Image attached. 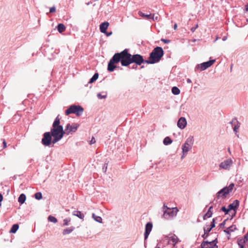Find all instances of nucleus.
I'll return each mask as SVG.
<instances>
[{"label": "nucleus", "instance_id": "obj_1", "mask_svg": "<svg viewBox=\"0 0 248 248\" xmlns=\"http://www.w3.org/2000/svg\"><path fill=\"white\" fill-rule=\"evenodd\" d=\"M121 62L123 66H127L132 63H135L137 65H140L144 62L143 56L140 54L131 55L128 53V50L125 49L120 53H115L110 60L108 65V70L109 72H112L116 68L115 64Z\"/></svg>", "mask_w": 248, "mask_h": 248}, {"label": "nucleus", "instance_id": "obj_2", "mask_svg": "<svg viewBox=\"0 0 248 248\" xmlns=\"http://www.w3.org/2000/svg\"><path fill=\"white\" fill-rule=\"evenodd\" d=\"M60 118L57 116L52 124V128L51 129L50 134L53 137L52 143H55L63 137L65 131L63 129L62 125H60Z\"/></svg>", "mask_w": 248, "mask_h": 248}, {"label": "nucleus", "instance_id": "obj_3", "mask_svg": "<svg viewBox=\"0 0 248 248\" xmlns=\"http://www.w3.org/2000/svg\"><path fill=\"white\" fill-rule=\"evenodd\" d=\"M164 55V51L162 47L157 46L155 47L150 54V58L155 61V63L160 61Z\"/></svg>", "mask_w": 248, "mask_h": 248}, {"label": "nucleus", "instance_id": "obj_4", "mask_svg": "<svg viewBox=\"0 0 248 248\" xmlns=\"http://www.w3.org/2000/svg\"><path fill=\"white\" fill-rule=\"evenodd\" d=\"M164 214L163 217L166 219H169L175 216L178 211L177 208H169L164 204L163 205Z\"/></svg>", "mask_w": 248, "mask_h": 248}, {"label": "nucleus", "instance_id": "obj_5", "mask_svg": "<svg viewBox=\"0 0 248 248\" xmlns=\"http://www.w3.org/2000/svg\"><path fill=\"white\" fill-rule=\"evenodd\" d=\"M234 186V185L232 183L228 186L224 187L217 193V197L218 199L221 198L224 199L226 198L227 195L232 191Z\"/></svg>", "mask_w": 248, "mask_h": 248}, {"label": "nucleus", "instance_id": "obj_6", "mask_svg": "<svg viewBox=\"0 0 248 248\" xmlns=\"http://www.w3.org/2000/svg\"><path fill=\"white\" fill-rule=\"evenodd\" d=\"M83 108L79 106L72 105L65 110V114L68 115L74 113L77 116H80L83 112Z\"/></svg>", "mask_w": 248, "mask_h": 248}, {"label": "nucleus", "instance_id": "obj_7", "mask_svg": "<svg viewBox=\"0 0 248 248\" xmlns=\"http://www.w3.org/2000/svg\"><path fill=\"white\" fill-rule=\"evenodd\" d=\"M193 141L194 139L193 137H190L186 139L185 143L182 146L183 155L182 156V158L186 155L188 151L191 149Z\"/></svg>", "mask_w": 248, "mask_h": 248}, {"label": "nucleus", "instance_id": "obj_8", "mask_svg": "<svg viewBox=\"0 0 248 248\" xmlns=\"http://www.w3.org/2000/svg\"><path fill=\"white\" fill-rule=\"evenodd\" d=\"M52 136L50 134V132H45L43 135V138L42 139V143L46 146H49L51 143Z\"/></svg>", "mask_w": 248, "mask_h": 248}, {"label": "nucleus", "instance_id": "obj_9", "mask_svg": "<svg viewBox=\"0 0 248 248\" xmlns=\"http://www.w3.org/2000/svg\"><path fill=\"white\" fill-rule=\"evenodd\" d=\"M217 238L210 242L203 241L201 244V248H218V246L217 245Z\"/></svg>", "mask_w": 248, "mask_h": 248}, {"label": "nucleus", "instance_id": "obj_10", "mask_svg": "<svg viewBox=\"0 0 248 248\" xmlns=\"http://www.w3.org/2000/svg\"><path fill=\"white\" fill-rule=\"evenodd\" d=\"M78 127V124H74L72 125L70 124H67L64 130L65 134L69 135L70 133L75 132Z\"/></svg>", "mask_w": 248, "mask_h": 248}, {"label": "nucleus", "instance_id": "obj_11", "mask_svg": "<svg viewBox=\"0 0 248 248\" xmlns=\"http://www.w3.org/2000/svg\"><path fill=\"white\" fill-rule=\"evenodd\" d=\"M215 62V60H210L208 62L198 64L196 68L200 69V71H203L207 68L210 67Z\"/></svg>", "mask_w": 248, "mask_h": 248}, {"label": "nucleus", "instance_id": "obj_12", "mask_svg": "<svg viewBox=\"0 0 248 248\" xmlns=\"http://www.w3.org/2000/svg\"><path fill=\"white\" fill-rule=\"evenodd\" d=\"M232 164V160L231 159H228L220 164L219 168L220 169L228 170L230 169Z\"/></svg>", "mask_w": 248, "mask_h": 248}, {"label": "nucleus", "instance_id": "obj_13", "mask_svg": "<svg viewBox=\"0 0 248 248\" xmlns=\"http://www.w3.org/2000/svg\"><path fill=\"white\" fill-rule=\"evenodd\" d=\"M179 241L178 237L175 234L171 235L169 237L168 243L172 245L174 247Z\"/></svg>", "mask_w": 248, "mask_h": 248}, {"label": "nucleus", "instance_id": "obj_14", "mask_svg": "<svg viewBox=\"0 0 248 248\" xmlns=\"http://www.w3.org/2000/svg\"><path fill=\"white\" fill-rule=\"evenodd\" d=\"M186 119L184 117H181L177 122V125L180 128L183 129L186 127Z\"/></svg>", "mask_w": 248, "mask_h": 248}, {"label": "nucleus", "instance_id": "obj_15", "mask_svg": "<svg viewBox=\"0 0 248 248\" xmlns=\"http://www.w3.org/2000/svg\"><path fill=\"white\" fill-rule=\"evenodd\" d=\"M152 227L153 225L151 223L148 222L146 224L145 232L144 233L145 239H146L148 238V235L152 230Z\"/></svg>", "mask_w": 248, "mask_h": 248}, {"label": "nucleus", "instance_id": "obj_16", "mask_svg": "<svg viewBox=\"0 0 248 248\" xmlns=\"http://www.w3.org/2000/svg\"><path fill=\"white\" fill-rule=\"evenodd\" d=\"M109 26V23L105 22L101 23L100 25V30L102 33H106V30Z\"/></svg>", "mask_w": 248, "mask_h": 248}, {"label": "nucleus", "instance_id": "obj_17", "mask_svg": "<svg viewBox=\"0 0 248 248\" xmlns=\"http://www.w3.org/2000/svg\"><path fill=\"white\" fill-rule=\"evenodd\" d=\"M239 206V201L238 200H235L233 202L228 206L229 210L230 211L231 210H235Z\"/></svg>", "mask_w": 248, "mask_h": 248}, {"label": "nucleus", "instance_id": "obj_18", "mask_svg": "<svg viewBox=\"0 0 248 248\" xmlns=\"http://www.w3.org/2000/svg\"><path fill=\"white\" fill-rule=\"evenodd\" d=\"M138 14L140 16L144 17L146 19H153V20H154V14L145 15L141 11H139L138 12Z\"/></svg>", "mask_w": 248, "mask_h": 248}, {"label": "nucleus", "instance_id": "obj_19", "mask_svg": "<svg viewBox=\"0 0 248 248\" xmlns=\"http://www.w3.org/2000/svg\"><path fill=\"white\" fill-rule=\"evenodd\" d=\"M237 229L235 225H232L230 227L227 228L225 230H224V232L228 234H231V233L234 232L235 230Z\"/></svg>", "mask_w": 248, "mask_h": 248}, {"label": "nucleus", "instance_id": "obj_20", "mask_svg": "<svg viewBox=\"0 0 248 248\" xmlns=\"http://www.w3.org/2000/svg\"><path fill=\"white\" fill-rule=\"evenodd\" d=\"M57 29L59 32L62 33L65 31L66 28L63 24L60 23L58 25Z\"/></svg>", "mask_w": 248, "mask_h": 248}, {"label": "nucleus", "instance_id": "obj_21", "mask_svg": "<svg viewBox=\"0 0 248 248\" xmlns=\"http://www.w3.org/2000/svg\"><path fill=\"white\" fill-rule=\"evenodd\" d=\"M73 215L74 216H76L78 217H79L80 219H83L84 218V216L83 214H82L79 211H75L74 212Z\"/></svg>", "mask_w": 248, "mask_h": 248}, {"label": "nucleus", "instance_id": "obj_22", "mask_svg": "<svg viewBox=\"0 0 248 248\" xmlns=\"http://www.w3.org/2000/svg\"><path fill=\"white\" fill-rule=\"evenodd\" d=\"M26 200V196L24 194H21L18 199V201L19 203L22 204Z\"/></svg>", "mask_w": 248, "mask_h": 248}, {"label": "nucleus", "instance_id": "obj_23", "mask_svg": "<svg viewBox=\"0 0 248 248\" xmlns=\"http://www.w3.org/2000/svg\"><path fill=\"white\" fill-rule=\"evenodd\" d=\"M18 228H19V226L18 224H16L13 225L10 231V232L13 233H16V232L17 231V230H18Z\"/></svg>", "mask_w": 248, "mask_h": 248}, {"label": "nucleus", "instance_id": "obj_24", "mask_svg": "<svg viewBox=\"0 0 248 248\" xmlns=\"http://www.w3.org/2000/svg\"><path fill=\"white\" fill-rule=\"evenodd\" d=\"M74 228L73 227L64 229L62 233L63 235L69 234L74 230Z\"/></svg>", "mask_w": 248, "mask_h": 248}, {"label": "nucleus", "instance_id": "obj_25", "mask_svg": "<svg viewBox=\"0 0 248 248\" xmlns=\"http://www.w3.org/2000/svg\"><path fill=\"white\" fill-rule=\"evenodd\" d=\"M212 211H208L204 215L203 218L204 220L208 218L211 217L212 216Z\"/></svg>", "mask_w": 248, "mask_h": 248}, {"label": "nucleus", "instance_id": "obj_26", "mask_svg": "<svg viewBox=\"0 0 248 248\" xmlns=\"http://www.w3.org/2000/svg\"><path fill=\"white\" fill-rule=\"evenodd\" d=\"M172 93L175 94L177 95L180 93V91L177 87H173L171 89Z\"/></svg>", "mask_w": 248, "mask_h": 248}, {"label": "nucleus", "instance_id": "obj_27", "mask_svg": "<svg viewBox=\"0 0 248 248\" xmlns=\"http://www.w3.org/2000/svg\"><path fill=\"white\" fill-rule=\"evenodd\" d=\"M98 74L97 73H96L94 74V75L93 76V77L90 79V81L89 83H92L94 81H95L98 78Z\"/></svg>", "mask_w": 248, "mask_h": 248}, {"label": "nucleus", "instance_id": "obj_28", "mask_svg": "<svg viewBox=\"0 0 248 248\" xmlns=\"http://www.w3.org/2000/svg\"><path fill=\"white\" fill-rule=\"evenodd\" d=\"M172 140L169 137H166L163 140V143L165 145H168L171 143Z\"/></svg>", "mask_w": 248, "mask_h": 248}, {"label": "nucleus", "instance_id": "obj_29", "mask_svg": "<svg viewBox=\"0 0 248 248\" xmlns=\"http://www.w3.org/2000/svg\"><path fill=\"white\" fill-rule=\"evenodd\" d=\"M93 217L94 218L95 220L98 222H102V218L100 217L96 216L94 214H93Z\"/></svg>", "mask_w": 248, "mask_h": 248}, {"label": "nucleus", "instance_id": "obj_30", "mask_svg": "<svg viewBox=\"0 0 248 248\" xmlns=\"http://www.w3.org/2000/svg\"><path fill=\"white\" fill-rule=\"evenodd\" d=\"M246 242L247 241L244 238H242L238 240V244L239 246L244 245Z\"/></svg>", "mask_w": 248, "mask_h": 248}, {"label": "nucleus", "instance_id": "obj_31", "mask_svg": "<svg viewBox=\"0 0 248 248\" xmlns=\"http://www.w3.org/2000/svg\"><path fill=\"white\" fill-rule=\"evenodd\" d=\"M48 219L49 221L52 222L53 223H56L57 222V219L54 217L49 216L48 217Z\"/></svg>", "mask_w": 248, "mask_h": 248}, {"label": "nucleus", "instance_id": "obj_32", "mask_svg": "<svg viewBox=\"0 0 248 248\" xmlns=\"http://www.w3.org/2000/svg\"><path fill=\"white\" fill-rule=\"evenodd\" d=\"M34 196L37 200H40L42 198V193L40 192L36 193Z\"/></svg>", "mask_w": 248, "mask_h": 248}, {"label": "nucleus", "instance_id": "obj_33", "mask_svg": "<svg viewBox=\"0 0 248 248\" xmlns=\"http://www.w3.org/2000/svg\"><path fill=\"white\" fill-rule=\"evenodd\" d=\"M143 63H146L147 64H154L155 63V62L153 60L151 59V58H149V59L148 60H144V62Z\"/></svg>", "mask_w": 248, "mask_h": 248}, {"label": "nucleus", "instance_id": "obj_34", "mask_svg": "<svg viewBox=\"0 0 248 248\" xmlns=\"http://www.w3.org/2000/svg\"><path fill=\"white\" fill-rule=\"evenodd\" d=\"M70 221V219H64L63 220V225L66 226L68 225L69 224V222Z\"/></svg>", "mask_w": 248, "mask_h": 248}, {"label": "nucleus", "instance_id": "obj_35", "mask_svg": "<svg viewBox=\"0 0 248 248\" xmlns=\"http://www.w3.org/2000/svg\"><path fill=\"white\" fill-rule=\"evenodd\" d=\"M221 210L222 211H224L225 212V214H228V212L230 211V210H229V208H228L227 209L225 208V206H223Z\"/></svg>", "mask_w": 248, "mask_h": 248}, {"label": "nucleus", "instance_id": "obj_36", "mask_svg": "<svg viewBox=\"0 0 248 248\" xmlns=\"http://www.w3.org/2000/svg\"><path fill=\"white\" fill-rule=\"evenodd\" d=\"M212 229L211 228L207 227V228H204V232H205V233H209L211 231Z\"/></svg>", "mask_w": 248, "mask_h": 248}, {"label": "nucleus", "instance_id": "obj_37", "mask_svg": "<svg viewBox=\"0 0 248 248\" xmlns=\"http://www.w3.org/2000/svg\"><path fill=\"white\" fill-rule=\"evenodd\" d=\"M240 126V124H238L237 125H235L233 127L234 131L236 133L237 129L239 128Z\"/></svg>", "mask_w": 248, "mask_h": 248}, {"label": "nucleus", "instance_id": "obj_38", "mask_svg": "<svg viewBox=\"0 0 248 248\" xmlns=\"http://www.w3.org/2000/svg\"><path fill=\"white\" fill-rule=\"evenodd\" d=\"M215 218L213 219L212 222L211 223L210 227L211 229L213 228L215 226Z\"/></svg>", "mask_w": 248, "mask_h": 248}, {"label": "nucleus", "instance_id": "obj_39", "mask_svg": "<svg viewBox=\"0 0 248 248\" xmlns=\"http://www.w3.org/2000/svg\"><path fill=\"white\" fill-rule=\"evenodd\" d=\"M198 24H197L194 27L191 28L190 30L192 32H193L195 31V30L198 28Z\"/></svg>", "mask_w": 248, "mask_h": 248}, {"label": "nucleus", "instance_id": "obj_40", "mask_svg": "<svg viewBox=\"0 0 248 248\" xmlns=\"http://www.w3.org/2000/svg\"><path fill=\"white\" fill-rule=\"evenodd\" d=\"M56 12V8L54 6L50 8L49 12L50 13H54Z\"/></svg>", "mask_w": 248, "mask_h": 248}, {"label": "nucleus", "instance_id": "obj_41", "mask_svg": "<svg viewBox=\"0 0 248 248\" xmlns=\"http://www.w3.org/2000/svg\"><path fill=\"white\" fill-rule=\"evenodd\" d=\"M161 41L166 44H168L170 42V40L168 39H161Z\"/></svg>", "mask_w": 248, "mask_h": 248}, {"label": "nucleus", "instance_id": "obj_42", "mask_svg": "<svg viewBox=\"0 0 248 248\" xmlns=\"http://www.w3.org/2000/svg\"><path fill=\"white\" fill-rule=\"evenodd\" d=\"M94 143H95V140L94 138L93 137L92 140L90 141V144H93Z\"/></svg>", "mask_w": 248, "mask_h": 248}, {"label": "nucleus", "instance_id": "obj_43", "mask_svg": "<svg viewBox=\"0 0 248 248\" xmlns=\"http://www.w3.org/2000/svg\"><path fill=\"white\" fill-rule=\"evenodd\" d=\"M244 239H245L247 241L248 240V232L245 234L244 237H243Z\"/></svg>", "mask_w": 248, "mask_h": 248}, {"label": "nucleus", "instance_id": "obj_44", "mask_svg": "<svg viewBox=\"0 0 248 248\" xmlns=\"http://www.w3.org/2000/svg\"><path fill=\"white\" fill-rule=\"evenodd\" d=\"M3 148H6L7 144H6V141L4 140H3Z\"/></svg>", "mask_w": 248, "mask_h": 248}, {"label": "nucleus", "instance_id": "obj_45", "mask_svg": "<svg viewBox=\"0 0 248 248\" xmlns=\"http://www.w3.org/2000/svg\"><path fill=\"white\" fill-rule=\"evenodd\" d=\"M106 34V35L107 36H110L112 32L111 31V32H108L107 31H106V33H105Z\"/></svg>", "mask_w": 248, "mask_h": 248}, {"label": "nucleus", "instance_id": "obj_46", "mask_svg": "<svg viewBox=\"0 0 248 248\" xmlns=\"http://www.w3.org/2000/svg\"><path fill=\"white\" fill-rule=\"evenodd\" d=\"M208 236V233H204V234L202 235V237L204 238V239H206Z\"/></svg>", "mask_w": 248, "mask_h": 248}, {"label": "nucleus", "instance_id": "obj_47", "mask_svg": "<svg viewBox=\"0 0 248 248\" xmlns=\"http://www.w3.org/2000/svg\"><path fill=\"white\" fill-rule=\"evenodd\" d=\"M97 96L100 99L104 98L106 97V96H101L100 94H98Z\"/></svg>", "mask_w": 248, "mask_h": 248}, {"label": "nucleus", "instance_id": "obj_48", "mask_svg": "<svg viewBox=\"0 0 248 248\" xmlns=\"http://www.w3.org/2000/svg\"><path fill=\"white\" fill-rule=\"evenodd\" d=\"M173 28L175 30H176L177 29V25L176 23L174 24V26H173Z\"/></svg>", "mask_w": 248, "mask_h": 248}, {"label": "nucleus", "instance_id": "obj_49", "mask_svg": "<svg viewBox=\"0 0 248 248\" xmlns=\"http://www.w3.org/2000/svg\"><path fill=\"white\" fill-rule=\"evenodd\" d=\"M3 200L2 195L0 193V202H1Z\"/></svg>", "mask_w": 248, "mask_h": 248}, {"label": "nucleus", "instance_id": "obj_50", "mask_svg": "<svg viewBox=\"0 0 248 248\" xmlns=\"http://www.w3.org/2000/svg\"><path fill=\"white\" fill-rule=\"evenodd\" d=\"M137 65L136 64L133 65L132 68L136 69L137 68Z\"/></svg>", "mask_w": 248, "mask_h": 248}, {"label": "nucleus", "instance_id": "obj_51", "mask_svg": "<svg viewBox=\"0 0 248 248\" xmlns=\"http://www.w3.org/2000/svg\"><path fill=\"white\" fill-rule=\"evenodd\" d=\"M213 209V206H210L209 209H208V211H212V209Z\"/></svg>", "mask_w": 248, "mask_h": 248}, {"label": "nucleus", "instance_id": "obj_52", "mask_svg": "<svg viewBox=\"0 0 248 248\" xmlns=\"http://www.w3.org/2000/svg\"><path fill=\"white\" fill-rule=\"evenodd\" d=\"M240 248H244V245L239 246Z\"/></svg>", "mask_w": 248, "mask_h": 248}, {"label": "nucleus", "instance_id": "obj_53", "mask_svg": "<svg viewBox=\"0 0 248 248\" xmlns=\"http://www.w3.org/2000/svg\"><path fill=\"white\" fill-rule=\"evenodd\" d=\"M225 221H224V222H223V223H221V225H224V223H225Z\"/></svg>", "mask_w": 248, "mask_h": 248}, {"label": "nucleus", "instance_id": "obj_54", "mask_svg": "<svg viewBox=\"0 0 248 248\" xmlns=\"http://www.w3.org/2000/svg\"><path fill=\"white\" fill-rule=\"evenodd\" d=\"M225 221H224V222H223V223H221V225H224V223H225Z\"/></svg>", "mask_w": 248, "mask_h": 248}, {"label": "nucleus", "instance_id": "obj_55", "mask_svg": "<svg viewBox=\"0 0 248 248\" xmlns=\"http://www.w3.org/2000/svg\"><path fill=\"white\" fill-rule=\"evenodd\" d=\"M228 152H229V153H231L230 148H228Z\"/></svg>", "mask_w": 248, "mask_h": 248}, {"label": "nucleus", "instance_id": "obj_56", "mask_svg": "<svg viewBox=\"0 0 248 248\" xmlns=\"http://www.w3.org/2000/svg\"><path fill=\"white\" fill-rule=\"evenodd\" d=\"M234 120H236V118L233 119L232 120V122H233Z\"/></svg>", "mask_w": 248, "mask_h": 248}, {"label": "nucleus", "instance_id": "obj_57", "mask_svg": "<svg viewBox=\"0 0 248 248\" xmlns=\"http://www.w3.org/2000/svg\"><path fill=\"white\" fill-rule=\"evenodd\" d=\"M144 68V66L143 65L141 67V68Z\"/></svg>", "mask_w": 248, "mask_h": 248}, {"label": "nucleus", "instance_id": "obj_58", "mask_svg": "<svg viewBox=\"0 0 248 248\" xmlns=\"http://www.w3.org/2000/svg\"><path fill=\"white\" fill-rule=\"evenodd\" d=\"M157 17H156V18H155V19H156H156H157Z\"/></svg>", "mask_w": 248, "mask_h": 248}, {"label": "nucleus", "instance_id": "obj_59", "mask_svg": "<svg viewBox=\"0 0 248 248\" xmlns=\"http://www.w3.org/2000/svg\"><path fill=\"white\" fill-rule=\"evenodd\" d=\"M159 248V247H156V248Z\"/></svg>", "mask_w": 248, "mask_h": 248}]
</instances>
